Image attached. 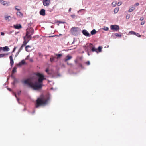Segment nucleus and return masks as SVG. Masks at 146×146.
Wrapping results in <instances>:
<instances>
[{"instance_id":"c756f323","label":"nucleus","mask_w":146,"mask_h":146,"mask_svg":"<svg viewBox=\"0 0 146 146\" xmlns=\"http://www.w3.org/2000/svg\"><path fill=\"white\" fill-rule=\"evenodd\" d=\"M105 31H107L109 30V28L106 27H104V28L102 29Z\"/></svg>"},{"instance_id":"c85d7f7f","label":"nucleus","mask_w":146,"mask_h":146,"mask_svg":"<svg viewBox=\"0 0 146 146\" xmlns=\"http://www.w3.org/2000/svg\"><path fill=\"white\" fill-rule=\"evenodd\" d=\"M102 48L100 46H99L98 48L97 51H98L99 52H101L102 51Z\"/></svg>"},{"instance_id":"2eb2a0df","label":"nucleus","mask_w":146,"mask_h":146,"mask_svg":"<svg viewBox=\"0 0 146 146\" xmlns=\"http://www.w3.org/2000/svg\"><path fill=\"white\" fill-rule=\"evenodd\" d=\"M16 14L19 17H22L23 16V14L21 12H17Z\"/></svg>"},{"instance_id":"0eeeda50","label":"nucleus","mask_w":146,"mask_h":146,"mask_svg":"<svg viewBox=\"0 0 146 146\" xmlns=\"http://www.w3.org/2000/svg\"><path fill=\"white\" fill-rule=\"evenodd\" d=\"M0 2L4 6H7L9 5L10 3L9 2H6L2 0H0Z\"/></svg>"},{"instance_id":"ddd939ff","label":"nucleus","mask_w":146,"mask_h":146,"mask_svg":"<svg viewBox=\"0 0 146 146\" xmlns=\"http://www.w3.org/2000/svg\"><path fill=\"white\" fill-rule=\"evenodd\" d=\"M9 59L10 60V64L11 66L13 65L14 64V61L13 59L12 54L9 56Z\"/></svg>"},{"instance_id":"1a4fd4ad","label":"nucleus","mask_w":146,"mask_h":146,"mask_svg":"<svg viewBox=\"0 0 146 146\" xmlns=\"http://www.w3.org/2000/svg\"><path fill=\"white\" fill-rule=\"evenodd\" d=\"M46 73L50 76H52L54 74V71L53 70H49L48 69H46Z\"/></svg>"},{"instance_id":"13d9d810","label":"nucleus","mask_w":146,"mask_h":146,"mask_svg":"<svg viewBox=\"0 0 146 146\" xmlns=\"http://www.w3.org/2000/svg\"><path fill=\"white\" fill-rule=\"evenodd\" d=\"M2 49V47H0V50Z\"/></svg>"},{"instance_id":"7c9ffc66","label":"nucleus","mask_w":146,"mask_h":146,"mask_svg":"<svg viewBox=\"0 0 146 146\" xmlns=\"http://www.w3.org/2000/svg\"><path fill=\"white\" fill-rule=\"evenodd\" d=\"M129 33L131 35L133 34V35H135V34L136 32H135L133 31H130L129 32Z\"/></svg>"},{"instance_id":"f257e3e1","label":"nucleus","mask_w":146,"mask_h":146,"mask_svg":"<svg viewBox=\"0 0 146 146\" xmlns=\"http://www.w3.org/2000/svg\"><path fill=\"white\" fill-rule=\"evenodd\" d=\"M36 75L38 77L37 81H36L34 83L32 82L31 78H29L25 80L23 82L25 84H27L30 87L34 90L40 89L43 85V81L44 80V76L40 73H37Z\"/></svg>"},{"instance_id":"a878e982","label":"nucleus","mask_w":146,"mask_h":146,"mask_svg":"<svg viewBox=\"0 0 146 146\" xmlns=\"http://www.w3.org/2000/svg\"><path fill=\"white\" fill-rule=\"evenodd\" d=\"M117 2L116 1H114L112 3V6L113 7H115L117 5Z\"/></svg>"},{"instance_id":"f704fd0d","label":"nucleus","mask_w":146,"mask_h":146,"mask_svg":"<svg viewBox=\"0 0 146 146\" xmlns=\"http://www.w3.org/2000/svg\"><path fill=\"white\" fill-rule=\"evenodd\" d=\"M85 64L88 65H89L90 64V62L89 61H88L85 62Z\"/></svg>"},{"instance_id":"393cba45","label":"nucleus","mask_w":146,"mask_h":146,"mask_svg":"<svg viewBox=\"0 0 146 146\" xmlns=\"http://www.w3.org/2000/svg\"><path fill=\"white\" fill-rule=\"evenodd\" d=\"M96 33V31L95 29H93L91 32V34L92 35L95 34Z\"/></svg>"},{"instance_id":"f8f14e48","label":"nucleus","mask_w":146,"mask_h":146,"mask_svg":"<svg viewBox=\"0 0 146 146\" xmlns=\"http://www.w3.org/2000/svg\"><path fill=\"white\" fill-rule=\"evenodd\" d=\"M13 27L16 29H19L22 28L21 25L20 24H17L13 25Z\"/></svg>"},{"instance_id":"680f3d73","label":"nucleus","mask_w":146,"mask_h":146,"mask_svg":"<svg viewBox=\"0 0 146 146\" xmlns=\"http://www.w3.org/2000/svg\"><path fill=\"white\" fill-rule=\"evenodd\" d=\"M29 56H28L27 57H28Z\"/></svg>"},{"instance_id":"c03bdc74","label":"nucleus","mask_w":146,"mask_h":146,"mask_svg":"<svg viewBox=\"0 0 146 146\" xmlns=\"http://www.w3.org/2000/svg\"><path fill=\"white\" fill-rule=\"evenodd\" d=\"M144 19V18L143 17H141L140 19V20L141 21H142Z\"/></svg>"},{"instance_id":"ea45409f","label":"nucleus","mask_w":146,"mask_h":146,"mask_svg":"<svg viewBox=\"0 0 146 146\" xmlns=\"http://www.w3.org/2000/svg\"><path fill=\"white\" fill-rule=\"evenodd\" d=\"M72 18H74L76 16L74 14L72 15H71Z\"/></svg>"},{"instance_id":"412c9836","label":"nucleus","mask_w":146,"mask_h":146,"mask_svg":"<svg viewBox=\"0 0 146 146\" xmlns=\"http://www.w3.org/2000/svg\"><path fill=\"white\" fill-rule=\"evenodd\" d=\"M26 45V44H25V43H23V44H22L20 49H19V52L21 50L23 49V47L25 46Z\"/></svg>"},{"instance_id":"a18cd8bd","label":"nucleus","mask_w":146,"mask_h":146,"mask_svg":"<svg viewBox=\"0 0 146 146\" xmlns=\"http://www.w3.org/2000/svg\"><path fill=\"white\" fill-rule=\"evenodd\" d=\"M4 33L3 32H2L1 33V35H2L3 36L4 35Z\"/></svg>"},{"instance_id":"cd10ccee","label":"nucleus","mask_w":146,"mask_h":146,"mask_svg":"<svg viewBox=\"0 0 146 146\" xmlns=\"http://www.w3.org/2000/svg\"><path fill=\"white\" fill-rule=\"evenodd\" d=\"M135 8L133 7H132L131 8H130L128 10V11L129 12H132L134 9Z\"/></svg>"},{"instance_id":"9d476101","label":"nucleus","mask_w":146,"mask_h":146,"mask_svg":"<svg viewBox=\"0 0 146 146\" xmlns=\"http://www.w3.org/2000/svg\"><path fill=\"white\" fill-rule=\"evenodd\" d=\"M89 45L90 47H91V50L92 52L95 51L97 53H98L97 50L95 48V47L94 46H93L92 44L90 43V44Z\"/></svg>"},{"instance_id":"a19ab883","label":"nucleus","mask_w":146,"mask_h":146,"mask_svg":"<svg viewBox=\"0 0 146 146\" xmlns=\"http://www.w3.org/2000/svg\"><path fill=\"white\" fill-rule=\"evenodd\" d=\"M130 17V15H127L126 16V18L127 19H128Z\"/></svg>"},{"instance_id":"5fc2aeb1","label":"nucleus","mask_w":146,"mask_h":146,"mask_svg":"<svg viewBox=\"0 0 146 146\" xmlns=\"http://www.w3.org/2000/svg\"><path fill=\"white\" fill-rule=\"evenodd\" d=\"M14 95H15V97L17 98L16 95L15 93L14 94Z\"/></svg>"},{"instance_id":"bb28decb","label":"nucleus","mask_w":146,"mask_h":146,"mask_svg":"<svg viewBox=\"0 0 146 146\" xmlns=\"http://www.w3.org/2000/svg\"><path fill=\"white\" fill-rule=\"evenodd\" d=\"M15 9L17 11H20L21 9V7L18 6H15Z\"/></svg>"},{"instance_id":"423d86ee","label":"nucleus","mask_w":146,"mask_h":146,"mask_svg":"<svg viewBox=\"0 0 146 146\" xmlns=\"http://www.w3.org/2000/svg\"><path fill=\"white\" fill-rule=\"evenodd\" d=\"M110 27L111 29L113 30L117 31L119 29V26L116 25H111V26Z\"/></svg>"},{"instance_id":"4468645a","label":"nucleus","mask_w":146,"mask_h":146,"mask_svg":"<svg viewBox=\"0 0 146 146\" xmlns=\"http://www.w3.org/2000/svg\"><path fill=\"white\" fill-rule=\"evenodd\" d=\"M72 58V57L71 56H69V55H68L64 59V61L65 62H67L69 60L71 59Z\"/></svg>"},{"instance_id":"de8ad7c7","label":"nucleus","mask_w":146,"mask_h":146,"mask_svg":"<svg viewBox=\"0 0 146 146\" xmlns=\"http://www.w3.org/2000/svg\"><path fill=\"white\" fill-rule=\"evenodd\" d=\"M38 55H39V56H42V54H41V53H38Z\"/></svg>"},{"instance_id":"39448f33","label":"nucleus","mask_w":146,"mask_h":146,"mask_svg":"<svg viewBox=\"0 0 146 146\" xmlns=\"http://www.w3.org/2000/svg\"><path fill=\"white\" fill-rule=\"evenodd\" d=\"M31 38V36H29L26 35L24 37V41L23 42V43H25V44H27L29 42Z\"/></svg>"},{"instance_id":"4be33fe9","label":"nucleus","mask_w":146,"mask_h":146,"mask_svg":"<svg viewBox=\"0 0 146 146\" xmlns=\"http://www.w3.org/2000/svg\"><path fill=\"white\" fill-rule=\"evenodd\" d=\"M9 54L8 53H7V54H0V58L2 57H5V56Z\"/></svg>"},{"instance_id":"5701e85b","label":"nucleus","mask_w":146,"mask_h":146,"mask_svg":"<svg viewBox=\"0 0 146 146\" xmlns=\"http://www.w3.org/2000/svg\"><path fill=\"white\" fill-rule=\"evenodd\" d=\"M55 55L57 56L56 58L59 59L62 56V55L61 54H56Z\"/></svg>"},{"instance_id":"4c0bfd02","label":"nucleus","mask_w":146,"mask_h":146,"mask_svg":"<svg viewBox=\"0 0 146 146\" xmlns=\"http://www.w3.org/2000/svg\"><path fill=\"white\" fill-rule=\"evenodd\" d=\"M43 4L44 6H46V0H43Z\"/></svg>"},{"instance_id":"79ce46f5","label":"nucleus","mask_w":146,"mask_h":146,"mask_svg":"<svg viewBox=\"0 0 146 146\" xmlns=\"http://www.w3.org/2000/svg\"><path fill=\"white\" fill-rule=\"evenodd\" d=\"M139 5V3H137L135 4V6H138Z\"/></svg>"},{"instance_id":"e433bc0d","label":"nucleus","mask_w":146,"mask_h":146,"mask_svg":"<svg viewBox=\"0 0 146 146\" xmlns=\"http://www.w3.org/2000/svg\"><path fill=\"white\" fill-rule=\"evenodd\" d=\"M11 17L10 16H6L5 17V20H7L9 18H11Z\"/></svg>"},{"instance_id":"864d4df0","label":"nucleus","mask_w":146,"mask_h":146,"mask_svg":"<svg viewBox=\"0 0 146 146\" xmlns=\"http://www.w3.org/2000/svg\"><path fill=\"white\" fill-rule=\"evenodd\" d=\"M7 89H8V90H9V91H11V89L10 88H7Z\"/></svg>"},{"instance_id":"aec40b11","label":"nucleus","mask_w":146,"mask_h":146,"mask_svg":"<svg viewBox=\"0 0 146 146\" xmlns=\"http://www.w3.org/2000/svg\"><path fill=\"white\" fill-rule=\"evenodd\" d=\"M56 58V57H54L53 56H52L50 58V61L51 62H54Z\"/></svg>"},{"instance_id":"f3484780","label":"nucleus","mask_w":146,"mask_h":146,"mask_svg":"<svg viewBox=\"0 0 146 146\" xmlns=\"http://www.w3.org/2000/svg\"><path fill=\"white\" fill-rule=\"evenodd\" d=\"M25 61L24 60H23L19 62L17 64L18 66H21L25 64Z\"/></svg>"},{"instance_id":"bf43d9fd","label":"nucleus","mask_w":146,"mask_h":146,"mask_svg":"<svg viewBox=\"0 0 146 146\" xmlns=\"http://www.w3.org/2000/svg\"><path fill=\"white\" fill-rule=\"evenodd\" d=\"M17 100H18V101H19V99L18 98H17Z\"/></svg>"},{"instance_id":"9b49d317","label":"nucleus","mask_w":146,"mask_h":146,"mask_svg":"<svg viewBox=\"0 0 146 146\" xmlns=\"http://www.w3.org/2000/svg\"><path fill=\"white\" fill-rule=\"evenodd\" d=\"M50 99V94L48 93H47L46 94V105L48 104L49 102Z\"/></svg>"},{"instance_id":"72a5a7b5","label":"nucleus","mask_w":146,"mask_h":146,"mask_svg":"<svg viewBox=\"0 0 146 146\" xmlns=\"http://www.w3.org/2000/svg\"><path fill=\"white\" fill-rule=\"evenodd\" d=\"M135 35L136 36H137L138 37H140L141 36V35H140L139 33H136Z\"/></svg>"},{"instance_id":"37998d69","label":"nucleus","mask_w":146,"mask_h":146,"mask_svg":"<svg viewBox=\"0 0 146 146\" xmlns=\"http://www.w3.org/2000/svg\"><path fill=\"white\" fill-rule=\"evenodd\" d=\"M67 64L68 65H70V66H72V64L71 63H69L68 62H67Z\"/></svg>"},{"instance_id":"2f4dec72","label":"nucleus","mask_w":146,"mask_h":146,"mask_svg":"<svg viewBox=\"0 0 146 146\" xmlns=\"http://www.w3.org/2000/svg\"><path fill=\"white\" fill-rule=\"evenodd\" d=\"M115 35L117 37H121V34H119L117 33H116L115 34Z\"/></svg>"},{"instance_id":"c9c22d12","label":"nucleus","mask_w":146,"mask_h":146,"mask_svg":"<svg viewBox=\"0 0 146 146\" xmlns=\"http://www.w3.org/2000/svg\"><path fill=\"white\" fill-rule=\"evenodd\" d=\"M122 3L121 2H119L117 3V5L118 6L121 5Z\"/></svg>"},{"instance_id":"473e14b6","label":"nucleus","mask_w":146,"mask_h":146,"mask_svg":"<svg viewBox=\"0 0 146 146\" xmlns=\"http://www.w3.org/2000/svg\"><path fill=\"white\" fill-rule=\"evenodd\" d=\"M50 2V0H46V6H48Z\"/></svg>"},{"instance_id":"4d7b16f0","label":"nucleus","mask_w":146,"mask_h":146,"mask_svg":"<svg viewBox=\"0 0 146 146\" xmlns=\"http://www.w3.org/2000/svg\"><path fill=\"white\" fill-rule=\"evenodd\" d=\"M88 56L90 55V54L88 52Z\"/></svg>"},{"instance_id":"6ab92c4d","label":"nucleus","mask_w":146,"mask_h":146,"mask_svg":"<svg viewBox=\"0 0 146 146\" xmlns=\"http://www.w3.org/2000/svg\"><path fill=\"white\" fill-rule=\"evenodd\" d=\"M17 69V67L16 66H15L13 68V69L12 70V74H14L15 73L17 72L16 69Z\"/></svg>"},{"instance_id":"a211bd4d","label":"nucleus","mask_w":146,"mask_h":146,"mask_svg":"<svg viewBox=\"0 0 146 146\" xmlns=\"http://www.w3.org/2000/svg\"><path fill=\"white\" fill-rule=\"evenodd\" d=\"M3 50L4 51H8L9 50V48L7 46H5V47H3V48H2Z\"/></svg>"},{"instance_id":"09e8293b","label":"nucleus","mask_w":146,"mask_h":146,"mask_svg":"<svg viewBox=\"0 0 146 146\" xmlns=\"http://www.w3.org/2000/svg\"><path fill=\"white\" fill-rule=\"evenodd\" d=\"M55 36H47V38H48V37H54Z\"/></svg>"},{"instance_id":"7ed1b4c3","label":"nucleus","mask_w":146,"mask_h":146,"mask_svg":"<svg viewBox=\"0 0 146 146\" xmlns=\"http://www.w3.org/2000/svg\"><path fill=\"white\" fill-rule=\"evenodd\" d=\"M34 33V30L31 28L27 29L26 30V35L31 36V35Z\"/></svg>"},{"instance_id":"3c124183","label":"nucleus","mask_w":146,"mask_h":146,"mask_svg":"<svg viewBox=\"0 0 146 146\" xmlns=\"http://www.w3.org/2000/svg\"><path fill=\"white\" fill-rule=\"evenodd\" d=\"M15 49H16V48H15L13 49V52H14V51H15Z\"/></svg>"},{"instance_id":"49530a36","label":"nucleus","mask_w":146,"mask_h":146,"mask_svg":"<svg viewBox=\"0 0 146 146\" xmlns=\"http://www.w3.org/2000/svg\"><path fill=\"white\" fill-rule=\"evenodd\" d=\"M144 24H145V22H141V25H144Z\"/></svg>"},{"instance_id":"b1692460","label":"nucleus","mask_w":146,"mask_h":146,"mask_svg":"<svg viewBox=\"0 0 146 146\" xmlns=\"http://www.w3.org/2000/svg\"><path fill=\"white\" fill-rule=\"evenodd\" d=\"M119 8L118 7H117L115 8L114 10V13L115 14L117 13L118 12L119 10Z\"/></svg>"},{"instance_id":"58836bf2","label":"nucleus","mask_w":146,"mask_h":146,"mask_svg":"<svg viewBox=\"0 0 146 146\" xmlns=\"http://www.w3.org/2000/svg\"><path fill=\"white\" fill-rule=\"evenodd\" d=\"M31 47V46L29 45H28V46H26L25 48V50H27V48H30Z\"/></svg>"},{"instance_id":"f03ea898","label":"nucleus","mask_w":146,"mask_h":146,"mask_svg":"<svg viewBox=\"0 0 146 146\" xmlns=\"http://www.w3.org/2000/svg\"><path fill=\"white\" fill-rule=\"evenodd\" d=\"M46 104V97L44 96L41 95L36 100L35 106L36 108H38L40 106H44Z\"/></svg>"},{"instance_id":"6e6552de","label":"nucleus","mask_w":146,"mask_h":146,"mask_svg":"<svg viewBox=\"0 0 146 146\" xmlns=\"http://www.w3.org/2000/svg\"><path fill=\"white\" fill-rule=\"evenodd\" d=\"M83 34L86 36L87 37H90V35L89 33L86 30H83L82 31Z\"/></svg>"},{"instance_id":"20e7f679","label":"nucleus","mask_w":146,"mask_h":146,"mask_svg":"<svg viewBox=\"0 0 146 146\" xmlns=\"http://www.w3.org/2000/svg\"><path fill=\"white\" fill-rule=\"evenodd\" d=\"M78 28L76 27L72 28L70 31L71 33L73 35H75L78 32Z\"/></svg>"},{"instance_id":"052dcab7","label":"nucleus","mask_w":146,"mask_h":146,"mask_svg":"<svg viewBox=\"0 0 146 146\" xmlns=\"http://www.w3.org/2000/svg\"><path fill=\"white\" fill-rule=\"evenodd\" d=\"M30 61H32V60H30Z\"/></svg>"},{"instance_id":"dca6fc26","label":"nucleus","mask_w":146,"mask_h":146,"mask_svg":"<svg viewBox=\"0 0 146 146\" xmlns=\"http://www.w3.org/2000/svg\"><path fill=\"white\" fill-rule=\"evenodd\" d=\"M45 11L44 9H42L40 12V15L44 16L45 14Z\"/></svg>"},{"instance_id":"603ef678","label":"nucleus","mask_w":146,"mask_h":146,"mask_svg":"<svg viewBox=\"0 0 146 146\" xmlns=\"http://www.w3.org/2000/svg\"><path fill=\"white\" fill-rule=\"evenodd\" d=\"M27 52H29V50H28V48H27V49L25 50Z\"/></svg>"},{"instance_id":"6e6d98bb","label":"nucleus","mask_w":146,"mask_h":146,"mask_svg":"<svg viewBox=\"0 0 146 146\" xmlns=\"http://www.w3.org/2000/svg\"><path fill=\"white\" fill-rule=\"evenodd\" d=\"M80 66L81 67H82V65L81 64H80Z\"/></svg>"},{"instance_id":"8fccbe9b","label":"nucleus","mask_w":146,"mask_h":146,"mask_svg":"<svg viewBox=\"0 0 146 146\" xmlns=\"http://www.w3.org/2000/svg\"><path fill=\"white\" fill-rule=\"evenodd\" d=\"M71 8H70L69 9V12H70L71 11Z\"/></svg>"}]
</instances>
